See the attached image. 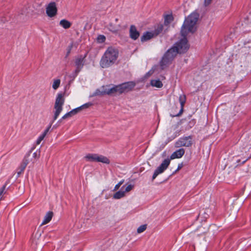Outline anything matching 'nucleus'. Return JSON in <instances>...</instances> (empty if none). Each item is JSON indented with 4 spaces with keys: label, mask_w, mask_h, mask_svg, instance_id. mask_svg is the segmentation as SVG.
I'll list each match as a JSON object with an SVG mask.
<instances>
[{
    "label": "nucleus",
    "mask_w": 251,
    "mask_h": 251,
    "mask_svg": "<svg viewBox=\"0 0 251 251\" xmlns=\"http://www.w3.org/2000/svg\"><path fill=\"white\" fill-rule=\"evenodd\" d=\"M57 9L54 2L50 3L46 7V13L50 17H54L57 14Z\"/></svg>",
    "instance_id": "10"
},
{
    "label": "nucleus",
    "mask_w": 251,
    "mask_h": 251,
    "mask_svg": "<svg viewBox=\"0 0 251 251\" xmlns=\"http://www.w3.org/2000/svg\"><path fill=\"white\" fill-rule=\"evenodd\" d=\"M179 100L181 105L180 112L183 111L184 105L186 101V97L184 95H182L179 96Z\"/></svg>",
    "instance_id": "22"
},
{
    "label": "nucleus",
    "mask_w": 251,
    "mask_h": 251,
    "mask_svg": "<svg viewBox=\"0 0 251 251\" xmlns=\"http://www.w3.org/2000/svg\"><path fill=\"white\" fill-rule=\"evenodd\" d=\"M65 102L64 95L62 93H58L55 99L53 109V117L52 121L50 123L48 127L44 132L38 138L36 141V145H39L41 141L44 139L48 132L49 131L52 123L55 121L62 111L63 105Z\"/></svg>",
    "instance_id": "2"
},
{
    "label": "nucleus",
    "mask_w": 251,
    "mask_h": 251,
    "mask_svg": "<svg viewBox=\"0 0 251 251\" xmlns=\"http://www.w3.org/2000/svg\"><path fill=\"white\" fill-rule=\"evenodd\" d=\"M125 196V192L124 191H119L117 192L114 195L113 198L115 199H120Z\"/></svg>",
    "instance_id": "21"
},
{
    "label": "nucleus",
    "mask_w": 251,
    "mask_h": 251,
    "mask_svg": "<svg viewBox=\"0 0 251 251\" xmlns=\"http://www.w3.org/2000/svg\"><path fill=\"white\" fill-rule=\"evenodd\" d=\"M199 18V14L194 12L185 19L181 29V34L183 38L174 46L178 53H183L189 49V46L186 37L189 33H193L196 31V25Z\"/></svg>",
    "instance_id": "1"
},
{
    "label": "nucleus",
    "mask_w": 251,
    "mask_h": 251,
    "mask_svg": "<svg viewBox=\"0 0 251 251\" xmlns=\"http://www.w3.org/2000/svg\"><path fill=\"white\" fill-rule=\"evenodd\" d=\"M86 56V55H79L77 56L75 60V66L76 67V69L75 70V72L76 74H77L78 72L82 68L84 65V59Z\"/></svg>",
    "instance_id": "9"
},
{
    "label": "nucleus",
    "mask_w": 251,
    "mask_h": 251,
    "mask_svg": "<svg viewBox=\"0 0 251 251\" xmlns=\"http://www.w3.org/2000/svg\"><path fill=\"white\" fill-rule=\"evenodd\" d=\"M177 53H178L174 47L171 48L167 51L163 57L160 62L161 66L163 67L164 66L168 64L175 58Z\"/></svg>",
    "instance_id": "5"
},
{
    "label": "nucleus",
    "mask_w": 251,
    "mask_h": 251,
    "mask_svg": "<svg viewBox=\"0 0 251 251\" xmlns=\"http://www.w3.org/2000/svg\"><path fill=\"white\" fill-rule=\"evenodd\" d=\"M34 155L35 156L36 155V153H34Z\"/></svg>",
    "instance_id": "36"
},
{
    "label": "nucleus",
    "mask_w": 251,
    "mask_h": 251,
    "mask_svg": "<svg viewBox=\"0 0 251 251\" xmlns=\"http://www.w3.org/2000/svg\"><path fill=\"white\" fill-rule=\"evenodd\" d=\"M192 142L191 136L182 137L179 139L175 144L176 148L181 147H190L192 145Z\"/></svg>",
    "instance_id": "7"
},
{
    "label": "nucleus",
    "mask_w": 251,
    "mask_h": 251,
    "mask_svg": "<svg viewBox=\"0 0 251 251\" xmlns=\"http://www.w3.org/2000/svg\"><path fill=\"white\" fill-rule=\"evenodd\" d=\"M212 1V0H204V5L205 6H208L209 4H211Z\"/></svg>",
    "instance_id": "32"
},
{
    "label": "nucleus",
    "mask_w": 251,
    "mask_h": 251,
    "mask_svg": "<svg viewBox=\"0 0 251 251\" xmlns=\"http://www.w3.org/2000/svg\"><path fill=\"white\" fill-rule=\"evenodd\" d=\"M116 94H121L119 85L114 86Z\"/></svg>",
    "instance_id": "31"
},
{
    "label": "nucleus",
    "mask_w": 251,
    "mask_h": 251,
    "mask_svg": "<svg viewBox=\"0 0 251 251\" xmlns=\"http://www.w3.org/2000/svg\"><path fill=\"white\" fill-rule=\"evenodd\" d=\"M166 27L163 24H158L155 27V29L153 31H152L156 37L159 34L163 33V32H165Z\"/></svg>",
    "instance_id": "13"
},
{
    "label": "nucleus",
    "mask_w": 251,
    "mask_h": 251,
    "mask_svg": "<svg viewBox=\"0 0 251 251\" xmlns=\"http://www.w3.org/2000/svg\"><path fill=\"white\" fill-rule=\"evenodd\" d=\"M61 80L60 79H55L53 80L52 84V88L54 90H56L60 86Z\"/></svg>",
    "instance_id": "24"
},
{
    "label": "nucleus",
    "mask_w": 251,
    "mask_h": 251,
    "mask_svg": "<svg viewBox=\"0 0 251 251\" xmlns=\"http://www.w3.org/2000/svg\"><path fill=\"white\" fill-rule=\"evenodd\" d=\"M29 156H30V154L29 153L27 154L25 156V157L23 159V160L22 163H21V164H22V165H23V166H25L26 167L27 165L30 162Z\"/></svg>",
    "instance_id": "23"
},
{
    "label": "nucleus",
    "mask_w": 251,
    "mask_h": 251,
    "mask_svg": "<svg viewBox=\"0 0 251 251\" xmlns=\"http://www.w3.org/2000/svg\"><path fill=\"white\" fill-rule=\"evenodd\" d=\"M119 55L118 50L113 47L107 48L100 61V65L103 68H108L115 63Z\"/></svg>",
    "instance_id": "3"
},
{
    "label": "nucleus",
    "mask_w": 251,
    "mask_h": 251,
    "mask_svg": "<svg viewBox=\"0 0 251 251\" xmlns=\"http://www.w3.org/2000/svg\"><path fill=\"white\" fill-rule=\"evenodd\" d=\"M174 20V17L172 15H167L164 18V25L166 27L165 30H167L169 28V24Z\"/></svg>",
    "instance_id": "15"
},
{
    "label": "nucleus",
    "mask_w": 251,
    "mask_h": 251,
    "mask_svg": "<svg viewBox=\"0 0 251 251\" xmlns=\"http://www.w3.org/2000/svg\"><path fill=\"white\" fill-rule=\"evenodd\" d=\"M60 25L65 29H68L70 27L71 23L67 20H62L60 21Z\"/></svg>",
    "instance_id": "20"
},
{
    "label": "nucleus",
    "mask_w": 251,
    "mask_h": 251,
    "mask_svg": "<svg viewBox=\"0 0 251 251\" xmlns=\"http://www.w3.org/2000/svg\"><path fill=\"white\" fill-rule=\"evenodd\" d=\"M88 161L101 162L106 164L110 163L109 159L106 156L97 154H88L84 157Z\"/></svg>",
    "instance_id": "6"
},
{
    "label": "nucleus",
    "mask_w": 251,
    "mask_h": 251,
    "mask_svg": "<svg viewBox=\"0 0 251 251\" xmlns=\"http://www.w3.org/2000/svg\"><path fill=\"white\" fill-rule=\"evenodd\" d=\"M156 37L152 31H147L143 33L141 37V41L142 42H144L148 41L154 37Z\"/></svg>",
    "instance_id": "12"
},
{
    "label": "nucleus",
    "mask_w": 251,
    "mask_h": 251,
    "mask_svg": "<svg viewBox=\"0 0 251 251\" xmlns=\"http://www.w3.org/2000/svg\"><path fill=\"white\" fill-rule=\"evenodd\" d=\"M147 228V225H144L140 226L137 229V232L140 233L144 231Z\"/></svg>",
    "instance_id": "28"
},
{
    "label": "nucleus",
    "mask_w": 251,
    "mask_h": 251,
    "mask_svg": "<svg viewBox=\"0 0 251 251\" xmlns=\"http://www.w3.org/2000/svg\"><path fill=\"white\" fill-rule=\"evenodd\" d=\"M103 90L100 92V95H111L115 93V89L114 86L112 88H104V87H103ZM98 95H99V94H98Z\"/></svg>",
    "instance_id": "14"
},
{
    "label": "nucleus",
    "mask_w": 251,
    "mask_h": 251,
    "mask_svg": "<svg viewBox=\"0 0 251 251\" xmlns=\"http://www.w3.org/2000/svg\"><path fill=\"white\" fill-rule=\"evenodd\" d=\"M25 167L20 164L19 167L17 169V177H19L20 175L24 171L25 169Z\"/></svg>",
    "instance_id": "26"
},
{
    "label": "nucleus",
    "mask_w": 251,
    "mask_h": 251,
    "mask_svg": "<svg viewBox=\"0 0 251 251\" xmlns=\"http://www.w3.org/2000/svg\"><path fill=\"white\" fill-rule=\"evenodd\" d=\"M135 86L133 81H129L119 85L121 94L131 91Z\"/></svg>",
    "instance_id": "8"
},
{
    "label": "nucleus",
    "mask_w": 251,
    "mask_h": 251,
    "mask_svg": "<svg viewBox=\"0 0 251 251\" xmlns=\"http://www.w3.org/2000/svg\"><path fill=\"white\" fill-rule=\"evenodd\" d=\"M184 153V149L181 148L174 152L171 154L170 159H165L159 166L155 170L152 176V180L154 179L158 175L162 173L166 169H167L170 164L171 160L176 158H180L182 157Z\"/></svg>",
    "instance_id": "4"
},
{
    "label": "nucleus",
    "mask_w": 251,
    "mask_h": 251,
    "mask_svg": "<svg viewBox=\"0 0 251 251\" xmlns=\"http://www.w3.org/2000/svg\"><path fill=\"white\" fill-rule=\"evenodd\" d=\"M120 27L119 25H114L113 23H110L108 25V28L110 31L113 33H117Z\"/></svg>",
    "instance_id": "18"
},
{
    "label": "nucleus",
    "mask_w": 251,
    "mask_h": 251,
    "mask_svg": "<svg viewBox=\"0 0 251 251\" xmlns=\"http://www.w3.org/2000/svg\"><path fill=\"white\" fill-rule=\"evenodd\" d=\"M78 112H79L77 108H75V109H73L72 110H71V111L67 113L66 114H65L62 117V119L64 120V119H67V118H69L70 117H72L73 116L76 114Z\"/></svg>",
    "instance_id": "17"
},
{
    "label": "nucleus",
    "mask_w": 251,
    "mask_h": 251,
    "mask_svg": "<svg viewBox=\"0 0 251 251\" xmlns=\"http://www.w3.org/2000/svg\"><path fill=\"white\" fill-rule=\"evenodd\" d=\"M151 85L153 87L157 88H161L163 86V83L159 79H152L151 81Z\"/></svg>",
    "instance_id": "19"
},
{
    "label": "nucleus",
    "mask_w": 251,
    "mask_h": 251,
    "mask_svg": "<svg viewBox=\"0 0 251 251\" xmlns=\"http://www.w3.org/2000/svg\"><path fill=\"white\" fill-rule=\"evenodd\" d=\"M105 37L103 35H100L97 37V41L99 43H103L105 41Z\"/></svg>",
    "instance_id": "27"
},
{
    "label": "nucleus",
    "mask_w": 251,
    "mask_h": 251,
    "mask_svg": "<svg viewBox=\"0 0 251 251\" xmlns=\"http://www.w3.org/2000/svg\"><path fill=\"white\" fill-rule=\"evenodd\" d=\"M53 217V212L51 211H49L47 213L44 217V220L41 224V226L46 225L49 223Z\"/></svg>",
    "instance_id": "16"
},
{
    "label": "nucleus",
    "mask_w": 251,
    "mask_h": 251,
    "mask_svg": "<svg viewBox=\"0 0 251 251\" xmlns=\"http://www.w3.org/2000/svg\"><path fill=\"white\" fill-rule=\"evenodd\" d=\"M249 171L251 173V167L249 168Z\"/></svg>",
    "instance_id": "34"
},
{
    "label": "nucleus",
    "mask_w": 251,
    "mask_h": 251,
    "mask_svg": "<svg viewBox=\"0 0 251 251\" xmlns=\"http://www.w3.org/2000/svg\"><path fill=\"white\" fill-rule=\"evenodd\" d=\"M251 157V156H250V157H248V158H247L245 160H244V161H243V162H246V161H247L249 158H250Z\"/></svg>",
    "instance_id": "33"
},
{
    "label": "nucleus",
    "mask_w": 251,
    "mask_h": 251,
    "mask_svg": "<svg viewBox=\"0 0 251 251\" xmlns=\"http://www.w3.org/2000/svg\"><path fill=\"white\" fill-rule=\"evenodd\" d=\"M139 35L140 33L139 31H137L136 27L133 25H131L129 29L130 37L132 39L135 40L138 38Z\"/></svg>",
    "instance_id": "11"
},
{
    "label": "nucleus",
    "mask_w": 251,
    "mask_h": 251,
    "mask_svg": "<svg viewBox=\"0 0 251 251\" xmlns=\"http://www.w3.org/2000/svg\"><path fill=\"white\" fill-rule=\"evenodd\" d=\"M124 179L121 180L117 184L115 185L114 190L116 191L118 190L120 187L121 186V185H122L124 183Z\"/></svg>",
    "instance_id": "29"
},
{
    "label": "nucleus",
    "mask_w": 251,
    "mask_h": 251,
    "mask_svg": "<svg viewBox=\"0 0 251 251\" xmlns=\"http://www.w3.org/2000/svg\"><path fill=\"white\" fill-rule=\"evenodd\" d=\"M116 21H118V19H116Z\"/></svg>",
    "instance_id": "37"
},
{
    "label": "nucleus",
    "mask_w": 251,
    "mask_h": 251,
    "mask_svg": "<svg viewBox=\"0 0 251 251\" xmlns=\"http://www.w3.org/2000/svg\"><path fill=\"white\" fill-rule=\"evenodd\" d=\"M134 187L133 185L129 184L125 188V190L124 192H125V193L126 192H128L131 191Z\"/></svg>",
    "instance_id": "30"
},
{
    "label": "nucleus",
    "mask_w": 251,
    "mask_h": 251,
    "mask_svg": "<svg viewBox=\"0 0 251 251\" xmlns=\"http://www.w3.org/2000/svg\"><path fill=\"white\" fill-rule=\"evenodd\" d=\"M92 105V103L91 102H88V103H85L84 104L77 107V108L78 111L80 112L81 110H82L83 109L88 108Z\"/></svg>",
    "instance_id": "25"
},
{
    "label": "nucleus",
    "mask_w": 251,
    "mask_h": 251,
    "mask_svg": "<svg viewBox=\"0 0 251 251\" xmlns=\"http://www.w3.org/2000/svg\"><path fill=\"white\" fill-rule=\"evenodd\" d=\"M181 168V166H178L177 170H179Z\"/></svg>",
    "instance_id": "35"
}]
</instances>
